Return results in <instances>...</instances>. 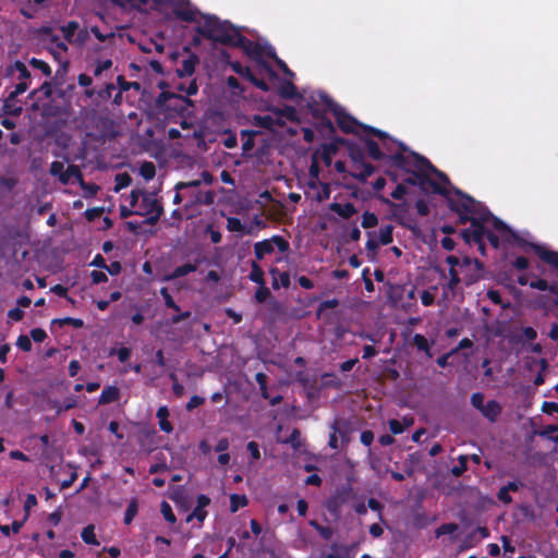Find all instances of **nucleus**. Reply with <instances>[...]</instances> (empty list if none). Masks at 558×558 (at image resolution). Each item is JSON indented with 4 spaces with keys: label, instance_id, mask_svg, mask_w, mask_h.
Here are the masks:
<instances>
[{
    "label": "nucleus",
    "instance_id": "nucleus-25",
    "mask_svg": "<svg viewBox=\"0 0 558 558\" xmlns=\"http://www.w3.org/2000/svg\"><path fill=\"white\" fill-rule=\"evenodd\" d=\"M119 398H120L119 389L114 386H108L101 391L98 402H99V404H108V403L118 401Z\"/></svg>",
    "mask_w": 558,
    "mask_h": 558
},
{
    "label": "nucleus",
    "instance_id": "nucleus-46",
    "mask_svg": "<svg viewBox=\"0 0 558 558\" xmlns=\"http://www.w3.org/2000/svg\"><path fill=\"white\" fill-rule=\"evenodd\" d=\"M207 515V512L204 508H195L194 511L186 518V521L190 522L192 519H197L199 522H203Z\"/></svg>",
    "mask_w": 558,
    "mask_h": 558
},
{
    "label": "nucleus",
    "instance_id": "nucleus-60",
    "mask_svg": "<svg viewBox=\"0 0 558 558\" xmlns=\"http://www.w3.org/2000/svg\"><path fill=\"white\" fill-rule=\"evenodd\" d=\"M435 296L430 291L424 290L421 295V301L424 306H430L434 303Z\"/></svg>",
    "mask_w": 558,
    "mask_h": 558
},
{
    "label": "nucleus",
    "instance_id": "nucleus-32",
    "mask_svg": "<svg viewBox=\"0 0 558 558\" xmlns=\"http://www.w3.org/2000/svg\"><path fill=\"white\" fill-rule=\"evenodd\" d=\"M138 510L137 501L136 499H132L126 508L125 514H124V523L130 524L134 517L136 515Z\"/></svg>",
    "mask_w": 558,
    "mask_h": 558
},
{
    "label": "nucleus",
    "instance_id": "nucleus-26",
    "mask_svg": "<svg viewBox=\"0 0 558 558\" xmlns=\"http://www.w3.org/2000/svg\"><path fill=\"white\" fill-rule=\"evenodd\" d=\"M248 278L251 281H253L259 286L265 284L264 271H263L262 267L258 265L257 260L252 262L251 272L248 275Z\"/></svg>",
    "mask_w": 558,
    "mask_h": 558
},
{
    "label": "nucleus",
    "instance_id": "nucleus-50",
    "mask_svg": "<svg viewBox=\"0 0 558 558\" xmlns=\"http://www.w3.org/2000/svg\"><path fill=\"white\" fill-rule=\"evenodd\" d=\"M469 457L468 456H461L459 458V463L460 465L458 466H454L452 469V473L457 476L461 475L465 470H466V461H468Z\"/></svg>",
    "mask_w": 558,
    "mask_h": 558
},
{
    "label": "nucleus",
    "instance_id": "nucleus-42",
    "mask_svg": "<svg viewBox=\"0 0 558 558\" xmlns=\"http://www.w3.org/2000/svg\"><path fill=\"white\" fill-rule=\"evenodd\" d=\"M169 0H136V7L148 5L150 9H160Z\"/></svg>",
    "mask_w": 558,
    "mask_h": 558
},
{
    "label": "nucleus",
    "instance_id": "nucleus-5",
    "mask_svg": "<svg viewBox=\"0 0 558 558\" xmlns=\"http://www.w3.org/2000/svg\"><path fill=\"white\" fill-rule=\"evenodd\" d=\"M162 214V207L156 195L149 192H141L140 204L135 209V215L146 216L149 225H155Z\"/></svg>",
    "mask_w": 558,
    "mask_h": 558
},
{
    "label": "nucleus",
    "instance_id": "nucleus-22",
    "mask_svg": "<svg viewBox=\"0 0 558 558\" xmlns=\"http://www.w3.org/2000/svg\"><path fill=\"white\" fill-rule=\"evenodd\" d=\"M354 169L355 172L353 173V175L361 181H365L368 177H371L374 173L375 170L374 166L364 161L355 162Z\"/></svg>",
    "mask_w": 558,
    "mask_h": 558
},
{
    "label": "nucleus",
    "instance_id": "nucleus-11",
    "mask_svg": "<svg viewBox=\"0 0 558 558\" xmlns=\"http://www.w3.org/2000/svg\"><path fill=\"white\" fill-rule=\"evenodd\" d=\"M186 194L185 206H194L198 204L209 205L214 202V194L210 191L201 190V185L197 190H183Z\"/></svg>",
    "mask_w": 558,
    "mask_h": 558
},
{
    "label": "nucleus",
    "instance_id": "nucleus-4",
    "mask_svg": "<svg viewBox=\"0 0 558 558\" xmlns=\"http://www.w3.org/2000/svg\"><path fill=\"white\" fill-rule=\"evenodd\" d=\"M4 75L12 81H17L14 89L10 93V98H15L25 93L31 84V72L21 61H14L4 69Z\"/></svg>",
    "mask_w": 558,
    "mask_h": 558
},
{
    "label": "nucleus",
    "instance_id": "nucleus-56",
    "mask_svg": "<svg viewBox=\"0 0 558 558\" xmlns=\"http://www.w3.org/2000/svg\"><path fill=\"white\" fill-rule=\"evenodd\" d=\"M141 192L142 191H132L130 196H129V203H130V207L132 209H137V205L140 204V199H141Z\"/></svg>",
    "mask_w": 558,
    "mask_h": 558
},
{
    "label": "nucleus",
    "instance_id": "nucleus-57",
    "mask_svg": "<svg viewBox=\"0 0 558 558\" xmlns=\"http://www.w3.org/2000/svg\"><path fill=\"white\" fill-rule=\"evenodd\" d=\"M450 280L448 282L449 289L453 290L460 282V277L457 269H449Z\"/></svg>",
    "mask_w": 558,
    "mask_h": 558
},
{
    "label": "nucleus",
    "instance_id": "nucleus-64",
    "mask_svg": "<svg viewBox=\"0 0 558 558\" xmlns=\"http://www.w3.org/2000/svg\"><path fill=\"white\" fill-rule=\"evenodd\" d=\"M544 412L548 414L558 413V403L556 402H544L543 404Z\"/></svg>",
    "mask_w": 558,
    "mask_h": 558
},
{
    "label": "nucleus",
    "instance_id": "nucleus-24",
    "mask_svg": "<svg viewBox=\"0 0 558 558\" xmlns=\"http://www.w3.org/2000/svg\"><path fill=\"white\" fill-rule=\"evenodd\" d=\"M530 287L539 291H549L553 295L556 296L558 303V281L549 284L544 279H537L530 282Z\"/></svg>",
    "mask_w": 558,
    "mask_h": 558
},
{
    "label": "nucleus",
    "instance_id": "nucleus-37",
    "mask_svg": "<svg viewBox=\"0 0 558 558\" xmlns=\"http://www.w3.org/2000/svg\"><path fill=\"white\" fill-rule=\"evenodd\" d=\"M227 228L231 232H242L244 230V226L241 220L234 217H229L227 219Z\"/></svg>",
    "mask_w": 558,
    "mask_h": 558
},
{
    "label": "nucleus",
    "instance_id": "nucleus-3",
    "mask_svg": "<svg viewBox=\"0 0 558 558\" xmlns=\"http://www.w3.org/2000/svg\"><path fill=\"white\" fill-rule=\"evenodd\" d=\"M289 243L280 235H274L254 244V255L256 260H264L267 256H276V262L283 259L282 254L288 252Z\"/></svg>",
    "mask_w": 558,
    "mask_h": 558
},
{
    "label": "nucleus",
    "instance_id": "nucleus-18",
    "mask_svg": "<svg viewBox=\"0 0 558 558\" xmlns=\"http://www.w3.org/2000/svg\"><path fill=\"white\" fill-rule=\"evenodd\" d=\"M60 182L62 184L78 182L81 185H83V179L80 169L76 166H69L60 178Z\"/></svg>",
    "mask_w": 558,
    "mask_h": 558
},
{
    "label": "nucleus",
    "instance_id": "nucleus-45",
    "mask_svg": "<svg viewBox=\"0 0 558 558\" xmlns=\"http://www.w3.org/2000/svg\"><path fill=\"white\" fill-rule=\"evenodd\" d=\"M281 95L286 98H294L296 95L295 86L291 83L283 84L281 87Z\"/></svg>",
    "mask_w": 558,
    "mask_h": 558
},
{
    "label": "nucleus",
    "instance_id": "nucleus-43",
    "mask_svg": "<svg viewBox=\"0 0 558 558\" xmlns=\"http://www.w3.org/2000/svg\"><path fill=\"white\" fill-rule=\"evenodd\" d=\"M231 66L235 73L247 80L253 75L248 68L241 65L239 62L232 63Z\"/></svg>",
    "mask_w": 558,
    "mask_h": 558
},
{
    "label": "nucleus",
    "instance_id": "nucleus-16",
    "mask_svg": "<svg viewBox=\"0 0 558 558\" xmlns=\"http://www.w3.org/2000/svg\"><path fill=\"white\" fill-rule=\"evenodd\" d=\"M351 494V488L347 487L341 490H338L331 498L328 500L327 508L329 511L337 512L341 506L348 500Z\"/></svg>",
    "mask_w": 558,
    "mask_h": 558
},
{
    "label": "nucleus",
    "instance_id": "nucleus-34",
    "mask_svg": "<svg viewBox=\"0 0 558 558\" xmlns=\"http://www.w3.org/2000/svg\"><path fill=\"white\" fill-rule=\"evenodd\" d=\"M29 64H31L34 69H37V70L41 71V72H43V74H45L46 76H50V75H51V69H50V66L48 65V63H46L45 61L39 60V59H36V58H33V59L29 61Z\"/></svg>",
    "mask_w": 558,
    "mask_h": 558
},
{
    "label": "nucleus",
    "instance_id": "nucleus-48",
    "mask_svg": "<svg viewBox=\"0 0 558 558\" xmlns=\"http://www.w3.org/2000/svg\"><path fill=\"white\" fill-rule=\"evenodd\" d=\"M64 170V165L60 161H53L50 166V173L59 179L62 177Z\"/></svg>",
    "mask_w": 558,
    "mask_h": 558
},
{
    "label": "nucleus",
    "instance_id": "nucleus-30",
    "mask_svg": "<svg viewBox=\"0 0 558 558\" xmlns=\"http://www.w3.org/2000/svg\"><path fill=\"white\" fill-rule=\"evenodd\" d=\"M141 175L146 180H151L156 174V169L153 162H143L140 167Z\"/></svg>",
    "mask_w": 558,
    "mask_h": 558
},
{
    "label": "nucleus",
    "instance_id": "nucleus-15",
    "mask_svg": "<svg viewBox=\"0 0 558 558\" xmlns=\"http://www.w3.org/2000/svg\"><path fill=\"white\" fill-rule=\"evenodd\" d=\"M276 117H272L270 114L265 116H254L253 117V124L266 130H275L277 126H281L283 124L281 120V111L277 110Z\"/></svg>",
    "mask_w": 558,
    "mask_h": 558
},
{
    "label": "nucleus",
    "instance_id": "nucleus-35",
    "mask_svg": "<svg viewBox=\"0 0 558 558\" xmlns=\"http://www.w3.org/2000/svg\"><path fill=\"white\" fill-rule=\"evenodd\" d=\"M160 511H161L163 518L169 523L173 524L177 521L175 515H174V513L172 511V508H171V506L167 501H162L161 502Z\"/></svg>",
    "mask_w": 558,
    "mask_h": 558
},
{
    "label": "nucleus",
    "instance_id": "nucleus-58",
    "mask_svg": "<svg viewBox=\"0 0 558 558\" xmlns=\"http://www.w3.org/2000/svg\"><path fill=\"white\" fill-rule=\"evenodd\" d=\"M230 442L227 437H222L218 440L217 445L215 446V451L222 453L226 452L229 449Z\"/></svg>",
    "mask_w": 558,
    "mask_h": 558
},
{
    "label": "nucleus",
    "instance_id": "nucleus-12",
    "mask_svg": "<svg viewBox=\"0 0 558 558\" xmlns=\"http://www.w3.org/2000/svg\"><path fill=\"white\" fill-rule=\"evenodd\" d=\"M325 101L328 105V107L330 108V110L337 117L339 126L344 132H348V133L353 132L354 126H355V121L351 117L347 116L343 112V110L338 105L333 104L328 97H325Z\"/></svg>",
    "mask_w": 558,
    "mask_h": 558
},
{
    "label": "nucleus",
    "instance_id": "nucleus-8",
    "mask_svg": "<svg viewBox=\"0 0 558 558\" xmlns=\"http://www.w3.org/2000/svg\"><path fill=\"white\" fill-rule=\"evenodd\" d=\"M211 182L213 177L210 175V173L207 171H203L201 174V179L177 183L174 186L175 195L173 197V203L178 205L185 201L186 194L183 193V190H197L202 183L209 185L211 184Z\"/></svg>",
    "mask_w": 558,
    "mask_h": 558
},
{
    "label": "nucleus",
    "instance_id": "nucleus-55",
    "mask_svg": "<svg viewBox=\"0 0 558 558\" xmlns=\"http://www.w3.org/2000/svg\"><path fill=\"white\" fill-rule=\"evenodd\" d=\"M90 277H92L93 283H95V284L106 282L108 280L107 275L99 270L92 271Z\"/></svg>",
    "mask_w": 558,
    "mask_h": 558
},
{
    "label": "nucleus",
    "instance_id": "nucleus-19",
    "mask_svg": "<svg viewBox=\"0 0 558 558\" xmlns=\"http://www.w3.org/2000/svg\"><path fill=\"white\" fill-rule=\"evenodd\" d=\"M329 208L331 211H333L335 214L339 215L344 219L352 217L356 213L354 205L351 203H331Z\"/></svg>",
    "mask_w": 558,
    "mask_h": 558
},
{
    "label": "nucleus",
    "instance_id": "nucleus-51",
    "mask_svg": "<svg viewBox=\"0 0 558 558\" xmlns=\"http://www.w3.org/2000/svg\"><path fill=\"white\" fill-rule=\"evenodd\" d=\"M90 32L95 35V37L99 40V41H106L107 39L109 38H113L114 34L113 33H108V34H104L100 32V29L97 27V26H92L90 27Z\"/></svg>",
    "mask_w": 558,
    "mask_h": 558
},
{
    "label": "nucleus",
    "instance_id": "nucleus-1",
    "mask_svg": "<svg viewBox=\"0 0 558 558\" xmlns=\"http://www.w3.org/2000/svg\"><path fill=\"white\" fill-rule=\"evenodd\" d=\"M454 209L460 214L462 221H471V228L462 233L463 238L466 242L474 241L482 253H484V236L494 247H498L499 240L510 242L515 238L508 226L469 196H461L454 204Z\"/></svg>",
    "mask_w": 558,
    "mask_h": 558
},
{
    "label": "nucleus",
    "instance_id": "nucleus-59",
    "mask_svg": "<svg viewBox=\"0 0 558 558\" xmlns=\"http://www.w3.org/2000/svg\"><path fill=\"white\" fill-rule=\"evenodd\" d=\"M407 192H408L407 187L402 184H399L392 191L391 197L395 199H402L405 196Z\"/></svg>",
    "mask_w": 558,
    "mask_h": 558
},
{
    "label": "nucleus",
    "instance_id": "nucleus-49",
    "mask_svg": "<svg viewBox=\"0 0 558 558\" xmlns=\"http://www.w3.org/2000/svg\"><path fill=\"white\" fill-rule=\"evenodd\" d=\"M112 65V61L107 59V60H104V61H99L95 68V71H94V74L96 76H99L101 75V73L108 69H110Z\"/></svg>",
    "mask_w": 558,
    "mask_h": 558
},
{
    "label": "nucleus",
    "instance_id": "nucleus-31",
    "mask_svg": "<svg viewBox=\"0 0 558 558\" xmlns=\"http://www.w3.org/2000/svg\"><path fill=\"white\" fill-rule=\"evenodd\" d=\"M378 241L383 245H387L392 242V227L385 226L379 229Z\"/></svg>",
    "mask_w": 558,
    "mask_h": 558
},
{
    "label": "nucleus",
    "instance_id": "nucleus-27",
    "mask_svg": "<svg viewBox=\"0 0 558 558\" xmlns=\"http://www.w3.org/2000/svg\"><path fill=\"white\" fill-rule=\"evenodd\" d=\"M82 539L89 545H99V542L95 534V526L93 524L87 525L82 531Z\"/></svg>",
    "mask_w": 558,
    "mask_h": 558
},
{
    "label": "nucleus",
    "instance_id": "nucleus-41",
    "mask_svg": "<svg viewBox=\"0 0 558 558\" xmlns=\"http://www.w3.org/2000/svg\"><path fill=\"white\" fill-rule=\"evenodd\" d=\"M24 522H25L24 520L23 521H14L11 526L1 525L0 531L2 532V534L7 535V536L10 535V531H13L14 533H19L21 527L23 526Z\"/></svg>",
    "mask_w": 558,
    "mask_h": 558
},
{
    "label": "nucleus",
    "instance_id": "nucleus-61",
    "mask_svg": "<svg viewBox=\"0 0 558 558\" xmlns=\"http://www.w3.org/2000/svg\"><path fill=\"white\" fill-rule=\"evenodd\" d=\"M76 405V400L74 398L66 399L65 403L63 405L54 404V409L60 413L65 410H70Z\"/></svg>",
    "mask_w": 558,
    "mask_h": 558
},
{
    "label": "nucleus",
    "instance_id": "nucleus-17",
    "mask_svg": "<svg viewBox=\"0 0 558 558\" xmlns=\"http://www.w3.org/2000/svg\"><path fill=\"white\" fill-rule=\"evenodd\" d=\"M269 274L272 277V287L279 289L280 287L288 288L290 286V275L287 271H279L276 267L269 268Z\"/></svg>",
    "mask_w": 558,
    "mask_h": 558
},
{
    "label": "nucleus",
    "instance_id": "nucleus-36",
    "mask_svg": "<svg viewBox=\"0 0 558 558\" xmlns=\"http://www.w3.org/2000/svg\"><path fill=\"white\" fill-rule=\"evenodd\" d=\"M378 223V219L375 214L365 211L362 217V227L364 229L373 228Z\"/></svg>",
    "mask_w": 558,
    "mask_h": 558
},
{
    "label": "nucleus",
    "instance_id": "nucleus-33",
    "mask_svg": "<svg viewBox=\"0 0 558 558\" xmlns=\"http://www.w3.org/2000/svg\"><path fill=\"white\" fill-rule=\"evenodd\" d=\"M413 342L416 345V348L421 351H425L428 356H432L428 341L427 339L422 335H415L413 338Z\"/></svg>",
    "mask_w": 558,
    "mask_h": 558
},
{
    "label": "nucleus",
    "instance_id": "nucleus-29",
    "mask_svg": "<svg viewBox=\"0 0 558 558\" xmlns=\"http://www.w3.org/2000/svg\"><path fill=\"white\" fill-rule=\"evenodd\" d=\"M247 505V498L244 495L233 494L230 497V510L236 512L239 508Z\"/></svg>",
    "mask_w": 558,
    "mask_h": 558
},
{
    "label": "nucleus",
    "instance_id": "nucleus-2",
    "mask_svg": "<svg viewBox=\"0 0 558 558\" xmlns=\"http://www.w3.org/2000/svg\"><path fill=\"white\" fill-rule=\"evenodd\" d=\"M203 35L208 38L222 44L234 46L236 38L240 35L238 28L227 21H219L215 16L205 17V22L201 27Z\"/></svg>",
    "mask_w": 558,
    "mask_h": 558
},
{
    "label": "nucleus",
    "instance_id": "nucleus-9",
    "mask_svg": "<svg viewBox=\"0 0 558 558\" xmlns=\"http://www.w3.org/2000/svg\"><path fill=\"white\" fill-rule=\"evenodd\" d=\"M446 262L450 266V269H456L457 266H460L461 268L470 269L473 271L468 278H465L466 284H472L480 278L481 264L477 260L464 258L463 262L460 263L458 257L448 256Z\"/></svg>",
    "mask_w": 558,
    "mask_h": 558
},
{
    "label": "nucleus",
    "instance_id": "nucleus-7",
    "mask_svg": "<svg viewBox=\"0 0 558 558\" xmlns=\"http://www.w3.org/2000/svg\"><path fill=\"white\" fill-rule=\"evenodd\" d=\"M418 168L421 171L427 173L430 171L435 174V179L432 180L433 189L436 193L448 195L450 192V184L448 178L444 174L438 172L429 162L428 160L421 158L418 160Z\"/></svg>",
    "mask_w": 558,
    "mask_h": 558
},
{
    "label": "nucleus",
    "instance_id": "nucleus-44",
    "mask_svg": "<svg viewBox=\"0 0 558 558\" xmlns=\"http://www.w3.org/2000/svg\"><path fill=\"white\" fill-rule=\"evenodd\" d=\"M16 345L21 350L28 352L32 349V341H31L29 337L22 335L17 338Z\"/></svg>",
    "mask_w": 558,
    "mask_h": 558
},
{
    "label": "nucleus",
    "instance_id": "nucleus-53",
    "mask_svg": "<svg viewBox=\"0 0 558 558\" xmlns=\"http://www.w3.org/2000/svg\"><path fill=\"white\" fill-rule=\"evenodd\" d=\"M31 337L35 342H43L47 338V333L41 328H35L31 331Z\"/></svg>",
    "mask_w": 558,
    "mask_h": 558
},
{
    "label": "nucleus",
    "instance_id": "nucleus-21",
    "mask_svg": "<svg viewBox=\"0 0 558 558\" xmlns=\"http://www.w3.org/2000/svg\"><path fill=\"white\" fill-rule=\"evenodd\" d=\"M535 251L537 255L546 263L553 265L556 269L555 276L558 278V253L548 251L542 246H536Z\"/></svg>",
    "mask_w": 558,
    "mask_h": 558
},
{
    "label": "nucleus",
    "instance_id": "nucleus-6",
    "mask_svg": "<svg viewBox=\"0 0 558 558\" xmlns=\"http://www.w3.org/2000/svg\"><path fill=\"white\" fill-rule=\"evenodd\" d=\"M471 404L492 423L496 422L502 412V405L498 401H485V397L481 392L471 396Z\"/></svg>",
    "mask_w": 558,
    "mask_h": 558
},
{
    "label": "nucleus",
    "instance_id": "nucleus-14",
    "mask_svg": "<svg viewBox=\"0 0 558 558\" xmlns=\"http://www.w3.org/2000/svg\"><path fill=\"white\" fill-rule=\"evenodd\" d=\"M173 12L179 19L186 22L196 21L198 14L189 0H178L173 7Z\"/></svg>",
    "mask_w": 558,
    "mask_h": 558
},
{
    "label": "nucleus",
    "instance_id": "nucleus-20",
    "mask_svg": "<svg viewBox=\"0 0 558 558\" xmlns=\"http://www.w3.org/2000/svg\"><path fill=\"white\" fill-rule=\"evenodd\" d=\"M156 416L158 418L159 428L167 434L172 433L173 426L168 420L169 410L166 405H162L157 410Z\"/></svg>",
    "mask_w": 558,
    "mask_h": 558
},
{
    "label": "nucleus",
    "instance_id": "nucleus-40",
    "mask_svg": "<svg viewBox=\"0 0 558 558\" xmlns=\"http://www.w3.org/2000/svg\"><path fill=\"white\" fill-rule=\"evenodd\" d=\"M366 146L371 157H373L376 160L383 158V153L376 142L367 141Z\"/></svg>",
    "mask_w": 558,
    "mask_h": 558
},
{
    "label": "nucleus",
    "instance_id": "nucleus-39",
    "mask_svg": "<svg viewBox=\"0 0 558 558\" xmlns=\"http://www.w3.org/2000/svg\"><path fill=\"white\" fill-rule=\"evenodd\" d=\"M37 505V498L34 494H28L26 496L25 502H24V521H26L29 517L31 509L34 508Z\"/></svg>",
    "mask_w": 558,
    "mask_h": 558
},
{
    "label": "nucleus",
    "instance_id": "nucleus-23",
    "mask_svg": "<svg viewBox=\"0 0 558 558\" xmlns=\"http://www.w3.org/2000/svg\"><path fill=\"white\" fill-rule=\"evenodd\" d=\"M197 269V266L194 264H184L182 266L177 267L171 274L166 275L162 280L163 281H170L183 276H186L191 272H194Z\"/></svg>",
    "mask_w": 558,
    "mask_h": 558
},
{
    "label": "nucleus",
    "instance_id": "nucleus-13",
    "mask_svg": "<svg viewBox=\"0 0 558 558\" xmlns=\"http://www.w3.org/2000/svg\"><path fill=\"white\" fill-rule=\"evenodd\" d=\"M235 38L236 41L234 44V47L242 48L247 56H250L252 59L256 61H259V59L264 54V49L260 45L245 38L241 34Z\"/></svg>",
    "mask_w": 558,
    "mask_h": 558
},
{
    "label": "nucleus",
    "instance_id": "nucleus-47",
    "mask_svg": "<svg viewBox=\"0 0 558 558\" xmlns=\"http://www.w3.org/2000/svg\"><path fill=\"white\" fill-rule=\"evenodd\" d=\"M269 294H270L269 289L267 287H265V284H263V286H259V288L255 292V299L257 302L262 303V302L266 301V299L269 296Z\"/></svg>",
    "mask_w": 558,
    "mask_h": 558
},
{
    "label": "nucleus",
    "instance_id": "nucleus-52",
    "mask_svg": "<svg viewBox=\"0 0 558 558\" xmlns=\"http://www.w3.org/2000/svg\"><path fill=\"white\" fill-rule=\"evenodd\" d=\"M331 429H332V433L330 434L329 436V447L337 450L338 449V438H337V430H338V427H337V421L333 422V424L331 425Z\"/></svg>",
    "mask_w": 558,
    "mask_h": 558
},
{
    "label": "nucleus",
    "instance_id": "nucleus-10",
    "mask_svg": "<svg viewBox=\"0 0 558 558\" xmlns=\"http://www.w3.org/2000/svg\"><path fill=\"white\" fill-rule=\"evenodd\" d=\"M60 31L68 43L83 45L86 41L87 32L80 31V24L75 21L62 25Z\"/></svg>",
    "mask_w": 558,
    "mask_h": 558
},
{
    "label": "nucleus",
    "instance_id": "nucleus-62",
    "mask_svg": "<svg viewBox=\"0 0 558 558\" xmlns=\"http://www.w3.org/2000/svg\"><path fill=\"white\" fill-rule=\"evenodd\" d=\"M388 424L391 433L395 435L401 434L404 429L401 422L398 420H390Z\"/></svg>",
    "mask_w": 558,
    "mask_h": 558
},
{
    "label": "nucleus",
    "instance_id": "nucleus-63",
    "mask_svg": "<svg viewBox=\"0 0 558 558\" xmlns=\"http://www.w3.org/2000/svg\"><path fill=\"white\" fill-rule=\"evenodd\" d=\"M498 499L504 504H510L512 501L509 492L502 486L498 492Z\"/></svg>",
    "mask_w": 558,
    "mask_h": 558
},
{
    "label": "nucleus",
    "instance_id": "nucleus-38",
    "mask_svg": "<svg viewBox=\"0 0 558 558\" xmlns=\"http://www.w3.org/2000/svg\"><path fill=\"white\" fill-rule=\"evenodd\" d=\"M160 294L162 295L165 304H166L167 307L172 308L175 312L180 311V307L175 304L174 300L169 294L167 288H161L160 289Z\"/></svg>",
    "mask_w": 558,
    "mask_h": 558
},
{
    "label": "nucleus",
    "instance_id": "nucleus-28",
    "mask_svg": "<svg viewBox=\"0 0 558 558\" xmlns=\"http://www.w3.org/2000/svg\"><path fill=\"white\" fill-rule=\"evenodd\" d=\"M170 100H177V101L185 102L187 105H192V101L190 99L182 97V96H178L175 94H171V93H161L157 98V102L161 106Z\"/></svg>",
    "mask_w": 558,
    "mask_h": 558
},
{
    "label": "nucleus",
    "instance_id": "nucleus-54",
    "mask_svg": "<svg viewBox=\"0 0 558 558\" xmlns=\"http://www.w3.org/2000/svg\"><path fill=\"white\" fill-rule=\"evenodd\" d=\"M246 449H247V451L250 452L251 457L254 460H258L260 458L259 448H258V445L255 441H250L246 445Z\"/></svg>",
    "mask_w": 558,
    "mask_h": 558
}]
</instances>
